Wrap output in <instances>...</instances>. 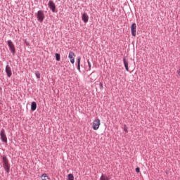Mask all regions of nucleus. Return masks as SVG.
Returning <instances> with one entry per match:
<instances>
[{
  "label": "nucleus",
  "instance_id": "7ed1b4c3",
  "mask_svg": "<svg viewBox=\"0 0 180 180\" xmlns=\"http://www.w3.org/2000/svg\"><path fill=\"white\" fill-rule=\"evenodd\" d=\"M37 19L41 23L44 20V12L41 10L37 11Z\"/></svg>",
  "mask_w": 180,
  "mask_h": 180
},
{
  "label": "nucleus",
  "instance_id": "9b49d317",
  "mask_svg": "<svg viewBox=\"0 0 180 180\" xmlns=\"http://www.w3.org/2000/svg\"><path fill=\"white\" fill-rule=\"evenodd\" d=\"M123 63L125 68L126 71H129V61L126 60L125 58H123Z\"/></svg>",
  "mask_w": 180,
  "mask_h": 180
},
{
  "label": "nucleus",
  "instance_id": "dca6fc26",
  "mask_svg": "<svg viewBox=\"0 0 180 180\" xmlns=\"http://www.w3.org/2000/svg\"><path fill=\"white\" fill-rule=\"evenodd\" d=\"M68 180H74V175L72 174H69L68 175Z\"/></svg>",
  "mask_w": 180,
  "mask_h": 180
},
{
  "label": "nucleus",
  "instance_id": "5701e85b",
  "mask_svg": "<svg viewBox=\"0 0 180 180\" xmlns=\"http://www.w3.org/2000/svg\"><path fill=\"white\" fill-rule=\"evenodd\" d=\"M0 91H2V87L0 86Z\"/></svg>",
  "mask_w": 180,
  "mask_h": 180
},
{
  "label": "nucleus",
  "instance_id": "4be33fe9",
  "mask_svg": "<svg viewBox=\"0 0 180 180\" xmlns=\"http://www.w3.org/2000/svg\"><path fill=\"white\" fill-rule=\"evenodd\" d=\"M135 171H136V172H137V174H139V172H140V167H136L135 169Z\"/></svg>",
  "mask_w": 180,
  "mask_h": 180
},
{
  "label": "nucleus",
  "instance_id": "f03ea898",
  "mask_svg": "<svg viewBox=\"0 0 180 180\" xmlns=\"http://www.w3.org/2000/svg\"><path fill=\"white\" fill-rule=\"evenodd\" d=\"M7 44L8 46L11 53L13 54V56H15L16 49H15V45L13 44V42L11 40H8Z\"/></svg>",
  "mask_w": 180,
  "mask_h": 180
},
{
  "label": "nucleus",
  "instance_id": "6e6552de",
  "mask_svg": "<svg viewBox=\"0 0 180 180\" xmlns=\"http://www.w3.org/2000/svg\"><path fill=\"white\" fill-rule=\"evenodd\" d=\"M6 74L8 78H11L12 77V68L9 65H7L6 66Z\"/></svg>",
  "mask_w": 180,
  "mask_h": 180
},
{
  "label": "nucleus",
  "instance_id": "412c9836",
  "mask_svg": "<svg viewBox=\"0 0 180 180\" xmlns=\"http://www.w3.org/2000/svg\"><path fill=\"white\" fill-rule=\"evenodd\" d=\"M124 131L125 133L129 132V130L127 129V126H126V125L124 126Z\"/></svg>",
  "mask_w": 180,
  "mask_h": 180
},
{
  "label": "nucleus",
  "instance_id": "9d476101",
  "mask_svg": "<svg viewBox=\"0 0 180 180\" xmlns=\"http://www.w3.org/2000/svg\"><path fill=\"white\" fill-rule=\"evenodd\" d=\"M82 20L84 22V23H88V21L89 20V15L86 13H84L82 15Z\"/></svg>",
  "mask_w": 180,
  "mask_h": 180
},
{
  "label": "nucleus",
  "instance_id": "4468645a",
  "mask_svg": "<svg viewBox=\"0 0 180 180\" xmlns=\"http://www.w3.org/2000/svg\"><path fill=\"white\" fill-rule=\"evenodd\" d=\"M100 180H110V178L108 175L102 174Z\"/></svg>",
  "mask_w": 180,
  "mask_h": 180
},
{
  "label": "nucleus",
  "instance_id": "a211bd4d",
  "mask_svg": "<svg viewBox=\"0 0 180 180\" xmlns=\"http://www.w3.org/2000/svg\"><path fill=\"white\" fill-rule=\"evenodd\" d=\"M87 63L89 65V71H91V68L92 65H91V62L89 61V59H87Z\"/></svg>",
  "mask_w": 180,
  "mask_h": 180
},
{
  "label": "nucleus",
  "instance_id": "f8f14e48",
  "mask_svg": "<svg viewBox=\"0 0 180 180\" xmlns=\"http://www.w3.org/2000/svg\"><path fill=\"white\" fill-rule=\"evenodd\" d=\"M77 70L81 71V56L77 57Z\"/></svg>",
  "mask_w": 180,
  "mask_h": 180
},
{
  "label": "nucleus",
  "instance_id": "423d86ee",
  "mask_svg": "<svg viewBox=\"0 0 180 180\" xmlns=\"http://www.w3.org/2000/svg\"><path fill=\"white\" fill-rule=\"evenodd\" d=\"M48 6L49 9L53 12V13H56V4L53 0H50L48 3Z\"/></svg>",
  "mask_w": 180,
  "mask_h": 180
},
{
  "label": "nucleus",
  "instance_id": "aec40b11",
  "mask_svg": "<svg viewBox=\"0 0 180 180\" xmlns=\"http://www.w3.org/2000/svg\"><path fill=\"white\" fill-rule=\"evenodd\" d=\"M99 86H100V89H103V83H102V82H100Z\"/></svg>",
  "mask_w": 180,
  "mask_h": 180
},
{
  "label": "nucleus",
  "instance_id": "f257e3e1",
  "mask_svg": "<svg viewBox=\"0 0 180 180\" xmlns=\"http://www.w3.org/2000/svg\"><path fill=\"white\" fill-rule=\"evenodd\" d=\"M2 163L4 171L6 172V174H9V172H11V164H9V160L6 155H3Z\"/></svg>",
  "mask_w": 180,
  "mask_h": 180
},
{
  "label": "nucleus",
  "instance_id": "ddd939ff",
  "mask_svg": "<svg viewBox=\"0 0 180 180\" xmlns=\"http://www.w3.org/2000/svg\"><path fill=\"white\" fill-rule=\"evenodd\" d=\"M36 109H37V104L36 103V102L33 101L31 103V110H36Z\"/></svg>",
  "mask_w": 180,
  "mask_h": 180
},
{
  "label": "nucleus",
  "instance_id": "20e7f679",
  "mask_svg": "<svg viewBox=\"0 0 180 180\" xmlns=\"http://www.w3.org/2000/svg\"><path fill=\"white\" fill-rule=\"evenodd\" d=\"M1 140L3 143H8V138L6 137V134L5 133V129H2L0 132Z\"/></svg>",
  "mask_w": 180,
  "mask_h": 180
},
{
  "label": "nucleus",
  "instance_id": "6ab92c4d",
  "mask_svg": "<svg viewBox=\"0 0 180 180\" xmlns=\"http://www.w3.org/2000/svg\"><path fill=\"white\" fill-rule=\"evenodd\" d=\"M35 76L37 77V78L39 79L40 78V72H35Z\"/></svg>",
  "mask_w": 180,
  "mask_h": 180
},
{
  "label": "nucleus",
  "instance_id": "1a4fd4ad",
  "mask_svg": "<svg viewBox=\"0 0 180 180\" xmlns=\"http://www.w3.org/2000/svg\"><path fill=\"white\" fill-rule=\"evenodd\" d=\"M136 28L137 25H136V23H133L131 26V35L134 36V37H136Z\"/></svg>",
  "mask_w": 180,
  "mask_h": 180
},
{
  "label": "nucleus",
  "instance_id": "f3484780",
  "mask_svg": "<svg viewBox=\"0 0 180 180\" xmlns=\"http://www.w3.org/2000/svg\"><path fill=\"white\" fill-rule=\"evenodd\" d=\"M55 56H56V61H60V60H61V58L60 56V53H56Z\"/></svg>",
  "mask_w": 180,
  "mask_h": 180
},
{
  "label": "nucleus",
  "instance_id": "0eeeda50",
  "mask_svg": "<svg viewBox=\"0 0 180 180\" xmlns=\"http://www.w3.org/2000/svg\"><path fill=\"white\" fill-rule=\"evenodd\" d=\"M75 53L72 51L69 52L68 58L70 60L71 64H74L75 63Z\"/></svg>",
  "mask_w": 180,
  "mask_h": 180
},
{
  "label": "nucleus",
  "instance_id": "39448f33",
  "mask_svg": "<svg viewBox=\"0 0 180 180\" xmlns=\"http://www.w3.org/2000/svg\"><path fill=\"white\" fill-rule=\"evenodd\" d=\"M93 124V130H98L99 129V126H101V120L96 119L94 120L92 122Z\"/></svg>",
  "mask_w": 180,
  "mask_h": 180
},
{
  "label": "nucleus",
  "instance_id": "2eb2a0df",
  "mask_svg": "<svg viewBox=\"0 0 180 180\" xmlns=\"http://www.w3.org/2000/svg\"><path fill=\"white\" fill-rule=\"evenodd\" d=\"M41 180H47V179H50V178H49V176L47 175V174L44 173L41 176Z\"/></svg>",
  "mask_w": 180,
  "mask_h": 180
}]
</instances>
